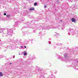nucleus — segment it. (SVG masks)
Instances as JSON below:
<instances>
[{
  "label": "nucleus",
  "mask_w": 78,
  "mask_h": 78,
  "mask_svg": "<svg viewBox=\"0 0 78 78\" xmlns=\"http://www.w3.org/2000/svg\"><path fill=\"white\" fill-rule=\"evenodd\" d=\"M23 55H24V56H27V51H24L22 52Z\"/></svg>",
  "instance_id": "1"
},
{
  "label": "nucleus",
  "mask_w": 78,
  "mask_h": 78,
  "mask_svg": "<svg viewBox=\"0 0 78 78\" xmlns=\"http://www.w3.org/2000/svg\"><path fill=\"white\" fill-rule=\"evenodd\" d=\"M71 20L73 22H75V21H76V20H75V19L74 18H73Z\"/></svg>",
  "instance_id": "2"
},
{
  "label": "nucleus",
  "mask_w": 78,
  "mask_h": 78,
  "mask_svg": "<svg viewBox=\"0 0 78 78\" xmlns=\"http://www.w3.org/2000/svg\"><path fill=\"white\" fill-rule=\"evenodd\" d=\"M30 11H34V9L33 8H31L30 9Z\"/></svg>",
  "instance_id": "3"
},
{
  "label": "nucleus",
  "mask_w": 78,
  "mask_h": 78,
  "mask_svg": "<svg viewBox=\"0 0 78 78\" xmlns=\"http://www.w3.org/2000/svg\"><path fill=\"white\" fill-rule=\"evenodd\" d=\"M6 16L8 17V18H9L10 17V15H7Z\"/></svg>",
  "instance_id": "4"
},
{
  "label": "nucleus",
  "mask_w": 78,
  "mask_h": 78,
  "mask_svg": "<svg viewBox=\"0 0 78 78\" xmlns=\"http://www.w3.org/2000/svg\"><path fill=\"white\" fill-rule=\"evenodd\" d=\"M3 76V73H2L0 72V76Z\"/></svg>",
  "instance_id": "5"
},
{
  "label": "nucleus",
  "mask_w": 78,
  "mask_h": 78,
  "mask_svg": "<svg viewBox=\"0 0 78 78\" xmlns=\"http://www.w3.org/2000/svg\"><path fill=\"white\" fill-rule=\"evenodd\" d=\"M34 6H36L37 5V3L35 2L34 4Z\"/></svg>",
  "instance_id": "6"
},
{
  "label": "nucleus",
  "mask_w": 78,
  "mask_h": 78,
  "mask_svg": "<svg viewBox=\"0 0 78 78\" xmlns=\"http://www.w3.org/2000/svg\"><path fill=\"white\" fill-rule=\"evenodd\" d=\"M66 55H67V54H65L64 55V56L65 57H66Z\"/></svg>",
  "instance_id": "7"
},
{
  "label": "nucleus",
  "mask_w": 78,
  "mask_h": 78,
  "mask_svg": "<svg viewBox=\"0 0 78 78\" xmlns=\"http://www.w3.org/2000/svg\"><path fill=\"white\" fill-rule=\"evenodd\" d=\"M44 8H47V5H44Z\"/></svg>",
  "instance_id": "8"
},
{
  "label": "nucleus",
  "mask_w": 78,
  "mask_h": 78,
  "mask_svg": "<svg viewBox=\"0 0 78 78\" xmlns=\"http://www.w3.org/2000/svg\"><path fill=\"white\" fill-rule=\"evenodd\" d=\"M4 16H6V13H4Z\"/></svg>",
  "instance_id": "9"
},
{
  "label": "nucleus",
  "mask_w": 78,
  "mask_h": 78,
  "mask_svg": "<svg viewBox=\"0 0 78 78\" xmlns=\"http://www.w3.org/2000/svg\"><path fill=\"white\" fill-rule=\"evenodd\" d=\"M24 47H25V48H27V47L25 46H24Z\"/></svg>",
  "instance_id": "10"
},
{
  "label": "nucleus",
  "mask_w": 78,
  "mask_h": 78,
  "mask_svg": "<svg viewBox=\"0 0 78 78\" xmlns=\"http://www.w3.org/2000/svg\"><path fill=\"white\" fill-rule=\"evenodd\" d=\"M21 48H23V47L22 46H21Z\"/></svg>",
  "instance_id": "11"
},
{
  "label": "nucleus",
  "mask_w": 78,
  "mask_h": 78,
  "mask_svg": "<svg viewBox=\"0 0 78 78\" xmlns=\"http://www.w3.org/2000/svg\"><path fill=\"white\" fill-rule=\"evenodd\" d=\"M12 64V63H10V64L11 65V64Z\"/></svg>",
  "instance_id": "12"
},
{
  "label": "nucleus",
  "mask_w": 78,
  "mask_h": 78,
  "mask_svg": "<svg viewBox=\"0 0 78 78\" xmlns=\"http://www.w3.org/2000/svg\"><path fill=\"white\" fill-rule=\"evenodd\" d=\"M57 3H59V2L57 1Z\"/></svg>",
  "instance_id": "13"
},
{
  "label": "nucleus",
  "mask_w": 78,
  "mask_h": 78,
  "mask_svg": "<svg viewBox=\"0 0 78 78\" xmlns=\"http://www.w3.org/2000/svg\"><path fill=\"white\" fill-rule=\"evenodd\" d=\"M13 58H14V56H13Z\"/></svg>",
  "instance_id": "14"
},
{
  "label": "nucleus",
  "mask_w": 78,
  "mask_h": 78,
  "mask_svg": "<svg viewBox=\"0 0 78 78\" xmlns=\"http://www.w3.org/2000/svg\"><path fill=\"white\" fill-rule=\"evenodd\" d=\"M68 34H69V35H70V34H69V33H68Z\"/></svg>",
  "instance_id": "15"
},
{
  "label": "nucleus",
  "mask_w": 78,
  "mask_h": 78,
  "mask_svg": "<svg viewBox=\"0 0 78 78\" xmlns=\"http://www.w3.org/2000/svg\"><path fill=\"white\" fill-rule=\"evenodd\" d=\"M19 55H20V53H19Z\"/></svg>",
  "instance_id": "16"
},
{
  "label": "nucleus",
  "mask_w": 78,
  "mask_h": 78,
  "mask_svg": "<svg viewBox=\"0 0 78 78\" xmlns=\"http://www.w3.org/2000/svg\"><path fill=\"white\" fill-rule=\"evenodd\" d=\"M62 30H63V29H62Z\"/></svg>",
  "instance_id": "17"
},
{
  "label": "nucleus",
  "mask_w": 78,
  "mask_h": 78,
  "mask_svg": "<svg viewBox=\"0 0 78 78\" xmlns=\"http://www.w3.org/2000/svg\"><path fill=\"white\" fill-rule=\"evenodd\" d=\"M61 21H62V20H61Z\"/></svg>",
  "instance_id": "18"
}]
</instances>
